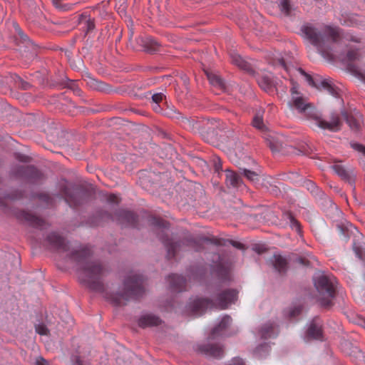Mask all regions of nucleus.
Instances as JSON below:
<instances>
[{
  "label": "nucleus",
  "mask_w": 365,
  "mask_h": 365,
  "mask_svg": "<svg viewBox=\"0 0 365 365\" xmlns=\"http://www.w3.org/2000/svg\"><path fill=\"white\" fill-rule=\"evenodd\" d=\"M69 258L76 263L80 269V281L91 289L104 292L102 278L106 268L98 262L92 259V251L88 247L79 250L72 251Z\"/></svg>",
  "instance_id": "1"
},
{
  "label": "nucleus",
  "mask_w": 365,
  "mask_h": 365,
  "mask_svg": "<svg viewBox=\"0 0 365 365\" xmlns=\"http://www.w3.org/2000/svg\"><path fill=\"white\" fill-rule=\"evenodd\" d=\"M290 93L291 98L288 106L291 109L297 110L298 113L304 115L307 119L313 120L315 125L322 129L332 132H336L341 129V121L339 115L332 113L329 121L322 119V114L299 91L298 85L292 83Z\"/></svg>",
  "instance_id": "2"
},
{
  "label": "nucleus",
  "mask_w": 365,
  "mask_h": 365,
  "mask_svg": "<svg viewBox=\"0 0 365 365\" xmlns=\"http://www.w3.org/2000/svg\"><path fill=\"white\" fill-rule=\"evenodd\" d=\"M302 32L304 36L317 47V50L322 55H329L331 51L327 43L329 40L332 43H338L341 39L340 31L337 28L329 26H324L319 30L312 25H304L302 28Z\"/></svg>",
  "instance_id": "3"
},
{
  "label": "nucleus",
  "mask_w": 365,
  "mask_h": 365,
  "mask_svg": "<svg viewBox=\"0 0 365 365\" xmlns=\"http://www.w3.org/2000/svg\"><path fill=\"white\" fill-rule=\"evenodd\" d=\"M238 292L227 289L218 293L214 300L207 298H197L190 304V312L196 316L202 314L206 309L215 308L226 309L237 300Z\"/></svg>",
  "instance_id": "4"
},
{
  "label": "nucleus",
  "mask_w": 365,
  "mask_h": 365,
  "mask_svg": "<svg viewBox=\"0 0 365 365\" xmlns=\"http://www.w3.org/2000/svg\"><path fill=\"white\" fill-rule=\"evenodd\" d=\"M143 277L138 274L129 275L123 282L122 291L116 293H106L108 300L117 306L124 305L129 300L137 299L145 292Z\"/></svg>",
  "instance_id": "5"
},
{
  "label": "nucleus",
  "mask_w": 365,
  "mask_h": 365,
  "mask_svg": "<svg viewBox=\"0 0 365 365\" xmlns=\"http://www.w3.org/2000/svg\"><path fill=\"white\" fill-rule=\"evenodd\" d=\"M336 284V279L332 275L321 274L315 277L314 285L319 294V302L322 306L324 307L331 306Z\"/></svg>",
  "instance_id": "6"
},
{
  "label": "nucleus",
  "mask_w": 365,
  "mask_h": 365,
  "mask_svg": "<svg viewBox=\"0 0 365 365\" xmlns=\"http://www.w3.org/2000/svg\"><path fill=\"white\" fill-rule=\"evenodd\" d=\"M149 223L154 226L155 228L161 230V233L159 235V238L164 244L167 249L168 257L173 258L175 256L177 250L180 249L182 244H185L184 242H174L172 239H169L165 231L168 229L169 224L161 218L156 217L155 216H150L149 217Z\"/></svg>",
  "instance_id": "7"
},
{
  "label": "nucleus",
  "mask_w": 365,
  "mask_h": 365,
  "mask_svg": "<svg viewBox=\"0 0 365 365\" xmlns=\"http://www.w3.org/2000/svg\"><path fill=\"white\" fill-rule=\"evenodd\" d=\"M298 71L304 76L308 83L317 88L319 90H326L330 95L336 97L338 91L336 88L328 79H322V78L314 79L309 74L307 73L302 68H299Z\"/></svg>",
  "instance_id": "8"
},
{
  "label": "nucleus",
  "mask_w": 365,
  "mask_h": 365,
  "mask_svg": "<svg viewBox=\"0 0 365 365\" xmlns=\"http://www.w3.org/2000/svg\"><path fill=\"white\" fill-rule=\"evenodd\" d=\"M61 195L65 201L71 207H76L82 204L87 199V193L84 191H76L73 192L71 189L66 186L61 188Z\"/></svg>",
  "instance_id": "9"
},
{
  "label": "nucleus",
  "mask_w": 365,
  "mask_h": 365,
  "mask_svg": "<svg viewBox=\"0 0 365 365\" xmlns=\"http://www.w3.org/2000/svg\"><path fill=\"white\" fill-rule=\"evenodd\" d=\"M342 116L352 130L359 131L361 129L364 121L359 111L353 110L349 112H343Z\"/></svg>",
  "instance_id": "10"
},
{
  "label": "nucleus",
  "mask_w": 365,
  "mask_h": 365,
  "mask_svg": "<svg viewBox=\"0 0 365 365\" xmlns=\"http://www.w3.org/2000/svg\"><path fill=\"white\" fill-rule=\"evenodd\" d=\"M47 241L51 247L57 251L65 252L69 250L65 239L56 232L50 233L47 236Z\"/></svg>",
  "instance_id": "11"
},
{
  "label": "nucleus",
  "mask_w": 365,
  "mask_h": 365,
  "mask_svg": "<svg viewBox=\"0 0 365 365\" xmlns=\"http://www.w3.org/2000/svg\"><path fill=\"white\" fill-rule=\"evenodd\" d=\"M197 350L201 354L215 359H221L224 355L223 349L218 345L202 344L198 346Z\"/></svg>",
  "instance_id": "12"
},
{
  "label": "nucleus",
  "mask_w": 365,
  "mask_h": 365,
  "mask_svg": "<svg viewBox=\"0 0 365 365\" xmlns=\"http://www.w3.org/2000/svg\"><path fill=\"white\" fill-rule=\"evenodd\" d=\"M116 220L125 226L135 227L137 225V216L132 212L120 210L116 212Z\"/></svg>",
  "instance_id": "13"
},
{
  "label": "nucleus",
  "mask_w": 365,
  "mask_h": 365,
  "mask_svg": "<svg viewBox=\"0 0 365 365\" xmlns=\"http://www.w3.org/2000/svg\"><path fill=\"white\" fill-rule=\"evenodd\" d=\"M307 336L309 338L320 339L322 336V322L319 317H315L312 321L307 331Z\"/></svg>",
  "instance_id": "14"
},
{
  "label": "nucleus",
  "mask_w": 365,
  "mask_h": 365,
  "mask_svg": "<svg viewBox=\"0 0 365 365\" xmlns=\"http://www.w3.org/2000/svg\"><path fill=\"white\" fill-rule=\"evenodd\" d=\"M162 323L160 317L152 314L141 316L138 320V325L141 328L158 326Z\"/></svg>",
  "instance_id": "15"
},
{
  "label": "nucleus",
  "mask_w": 365,
  "mask_h": 365,
  "mask_svg": "<svg viewBox=\"0 0 365 365\" xmlns=\"http://www.w3.org/2000/svg\"><path fill=\"white\" fill-rule=\"evenodd\" d=\"M168 281L170 288L176 292H182L185 290L187 282L186 279L183 277L173 274L168 276Z\"/></svg>",
  "instance_id": "16"
},
{
  "label": "nucleus",
  "mask_w": 365,
  "mask_h": 365,
  "mask_svg": "<svg viewBox=\"0 0 365 365\" xmlns=\"http://www.w3.org/2000/svg\"><path fill=\"white\" fill-rule=\"evenodd\" d=\"M17 175L19 176L27 175L31 179L37 180L41 178V173L33 166H19Z\"/></svg>",
  "instance_id": "17"
},
{
  "label": "nucleus",
  "mask_w": 365,
  "mask_h": 365,
  "mask_svg": "<svg viewBox=\"0 0 365 365\" xmlns=\"http://www.w3.org/2000/svg\"><path fill=\"white\" fill-rule=\"evenodd\" d=\"M78 24L86 34L93 31L95 28L94 19L86 14H83L79 16Z\"/></svg>",
  "instance_id": "18"
},
{
  "label": "nucleus",
  "mask_w": 365,
  "mask_h": 365,
  "mask_svg": "<svg viewBox=\"0 0 365 365\" xmlns=\"http://www.w3.org/2000/svg\"><path fill=\"white\" fill-rule=\"evenodd\" d=\"M279 9L282 14L285 16H292L296 14L297 9L292 4L291 0H279Z\"/></svg>",
  "instance_id": "19"
},
{
  "label": "nucleus",
  "mask_w": 365,
  "mask_h": 365,
  "mask_svg": "<svg viewBox=\"0 0 365 365\" xmlns=\"http://www.w3.org/2000/svg\"><path fill=\"white\" fill-rule=\"evenodd\" d=\"M231 322L232 318L230 316L225 315L223 317L218 326L213 329L210 337L214 339L216 336L220 335V332L225 329L231 324Z\"/></svg>",
  "instance_id": "20"
},
{
  "label": "nucleus",
  "mask_w": 365,
  "mask_h": 365,
  "mask_svg": "<svg viewBox=\"0 0 365 365\" xmlns=\"http://www.w3.org/2000/svg\"><path fill=\"white\" fill-rule=\"evenodd\" d=\"M261 336L264 339H269L277 336V328L274 323L265 324L260 329Z\"/></svg>",
  "instance_id": "21"
},
{
  "label": "nucleus",
  "mask_w": 365,
  "mask_h": 365,
  "mask_svg": "<svg viewBox=\"0 0 365 365\" xmlns=\"http://www.w3.org/2000/svg\"><path fill=\"white\" fill-rule=\"evenodd\" d=\"M274 267L279 273L286 272L287 268V259L281 255H274L272 259Z\"/></svg>",
  "instance_id": "22"
},
{
  "label": "nucleus",
  "mask_w": 365,
  "mask_h": 365,
  "mask_svg": "<svg viewBox=\"0 0 365 365\" xmlns=\"http://www.w3.org/2000/svg\"><path fill=\"white\" fill-rule=\"evenodd\" d=\"M226 183L234 187H239L242 183L241 178L235 173L230 170L226 172Z\"/></svg>",
  "instance_id": "23"
},
{
  "label": "nucleus",
  "mask_w": 365,
  "mask_h": 365,
  "mask_svg": "<svg viewBox=\"0 0 365 365\" xmlns=\"http://www.w3.org/2000/svg\"><path fill=\"white\" fill-rule=\"evenodd\" d=\"M215 272L217 277L223 281H228L230 279V269L222 264L216 265Z\"/></svg>",
  "instance_id": "24"
},
{
  "label": "nucleus",
  "mask_w": 365,
  "mask_h": 365,
  "mask_svg": "<svg viewBox=\"0 0 365 365\" xmlns=\"http://www.w3.org/2000/svg\"><path fill=\"white\" fill-rule=\"evenodd\" d=\"M257 82L264 91L270 92L273 90V82L269 77L267 76H261L258 78Z\"/></svg>",
  "instance_id": "25"
},
{
  "label": "nucleus",
  "mask_w": 365,
  "mask_h": 365,
  "mask_svg": "<svg viewBox=\"0 0 365 365\" xmlns=\"http://www.w3.org/2000/svg\"><path fill=\"white\" fill-rule=\"evenodd\" d=\"M210 83L220 89H225V81L217 75L212 73H206Z\"/></svg>",
  "instance_id": "26"
},
{
  "label": "nucleus",
  "mask_w": 365,
  "mask_h": 365,
  "mask_svg": "<svg viewBox=\"0 0 365 365\" xmlns=\"http://www.w3.org/2000/svg\"><path fill=\"white\" fill-rule=\"evenodd\" d=\"M231 62L243 70H249L250 65L244 60L242 58L236 53H232L230 55Z\"/></svg>",
  "instance_id": "27"
},
{
  "label": "nucleus",
  "mask_w": 365,
  "mask_h": 365,
  "mask_svg": "<svg viewBox=\"0 0 365 365\" xmlns=\"http://www.w3.org/2000/svg\"><path fill=\"white\" fill-rule=\"evenodd\" d=\"M24 218L35 227H41L44 223L42 219L28 212L24 213Z\"/></svg>",
  "instance_id": "28"
},
{
  "label": "nucleus",
  "mask_w": 365,
  "mask_h": 365,
  "mask_svg": "<svg viewBox=\"0 0 365 365\" xmlns=\"http://www.w3.org/2000/svg\"><path fill=\"white\" fill-rule=\"evenodd\" d=\"M285 219L288 221L292 230H295L299 233L301 232L299 222L294 218V217L291 213H286Z\"/></svg>",
  "instance_id": "29"
},
{
  "label": "nucleus",
  "mask_w": 365,
  "mask_h": 365,
  "mask_svg": "<svg viewBox=\"0 0 365 365\" xmlns=\"http://www.w3.org/2000/svg\"><path fill=\"white\" fill-rule=\"evenodd\" d=\"M333 170L342 179H348L349 174L348 171L340 164H334L331 166Z\"/></svg>",
  "instance_id": "30"
},
{
  "label": "nucleus",
  "mask_w": 365,
  "mask_h": 365,
  "mask_svg": "<svg viewBox=\"0 0 365 365\" xmlns=\"http://www.w3.org/2000/svg\"><path fill=\"white\" fill-rule=\"evenodd\" d=\"M145 48L148 51H156L158 47L159 46L158 43L155 41L153 38L150 37H148L145 40Z\"/></svg>",
  "instance_id": "31"
},
{
  "label": "nucleus",
  "mask_w": 365,
  "mask_h": 365,
  "mask_svg": "<svg viewBox=\"0 0 365 365\" xmlns=\"http://www.w3.org/2000/svg\"><path fill=\"white\" fill-rule=\"evenodd\" d=\"M252 125L255 128L259 129V130L264 131L266 130V126L263 123L262 117L259 114H257L254 117L252 120Z\"/></svg>",
  "instance_id": "32"
},
{
  "label": "nucleus",
  "mask_w": 365,
  "mask_h": 365,
  "mask_svg": "<svg viewBox=\"0 0 365 365\" xmlns=\"http://www.w3.org/2000/svg\"><path fill=\"white\" fill-rule=\"evenodd\" d=\"M245 176L250 181L255 182L258 180V174L247 169L243 170Z\"/></svg>",
  "instance_id": "33"
},
{
  "label": "nucleus",
  "mask_w": 365,
  "mask_h": 365,
  "mask_svg": "<svg viewBox=\"0 0 365 365\" xmlns=\"http://www.w3.org/2000/svg\"><path fill=\"white\" fill-rule=\"evenodd\" d=\"M354 250L357 255V257L364 262H365V251L361 247V246H356V245L354 244Z\"/></svg>",
  "instance_id": "34"
},
{
  "label": "nucleus",
  "mask_w": 365,
  "mask_h": 365,
  "mask_svg": "<svg viewBox=\"0 0 365 365\" xmlns=\"http://www.w3.org/2000/svg\"><path fill=\"white\" fill-rule=\"evenodd\" d=\"M346 58L349 61H354L359 58V53L357 51L355 50H349L347 52Z\"/></svg>",
  "instance_id": "35"
},
{
  "label": "nucleus",
  "mask_w": 365,
  "mask_h": 365,
  "mask_svg": "<svg viewBox=\"0 0 365 365\" xmlns=\"http://www.w3.org/2000/svg\"><path fill=\"white\" fill-rule=\"evenodd\" d=\"M302 312V307L300 306L294 307L291 309L289 312V317L290 319L298 316Z\"/></svg>",
  "instance_id": "36"
},
{
  "label": "nucleus",
  "mask_w": 365,
  "mask_h": 365,
  "mask_svg": "<svg viewBox=\"0 0 365 365\" xmlns=\"http://www.w3.org/2000/svg\"><path fill=\"white\" fill-rule=\"evenodd\" d=\"M36 331L40 335H47L48 330L43 324H38L36 326Z\"/></svg>",
  "instance_id": "37"
},
{
  "label": "nucleus",
  "mask_w": 365,
  "mask_h": 365,
  "mask_svg": "<svg viewBox=\"0 0 365 365\" xmlns=\"http://www.w3.org/2000/svg\"><path fill=\"white\" fill-rule=\"evenodd\" d=\"M165 98V96L162 93H155L152 96V103H160Z\"/></svg>",
  "instance_id": "38"
},
{
  "label": "nucleus",
  "mask_w": 365,
  "mask_h": 365,
  "mask_svg": "<svg viewBox=\"0 0 365 365\" xmlns=\"http://www.w3.org/2000/svg\"><path fill=\"white\" fill-rule=\"evenodd\" d=\"M274 66L283 68L287 73L289 72V68L283 59H278Z\"/></svg>",
  "instance_id": "39"
},
{
  "label": "nucleus",
  "mask_w": 365,
  "mask_h": 365,
  "mask_svg": "<svg viewBox=\"0 0 365 365\" xmlns=\"http://www.w3.org/2000/svg\"><path fill=\"white\" fill-rule=\"evenodd\" d=\"M106 199L110 203L118 204L120 202L119 197L114 194H109Z\"/></svg>",
  "instance_id": "40"
},
{
  "label": "nucleus",
  "mask_w": 365,
  "mask_h": 365,
  "mask_svg": "<svg viewBox=\"0 0 365 365\" xmlns=\"http://www.w3.org/2000/svg\"><path fill=\"white\" fill-rule=\"evenodd\" d=\"M352 148L359 151V153H362L364 155H365V147L362 145L355 143L352 145Z\"/></svg>",
  "instance_id": "41"
},
{
  "label": "nucleus",
  "mask_w": 365,
  "mask_h": 365,
  "mask_svg": "<svg viewBox=\"0 0 365 365\" xmlns=\"http://www.w3.org/2000/svg\"><path fill=\"white\" fill-rule=\"evenodd\" d=\"M36 365H49L48 362L42 356H38L36 359Z\"/></svg>",
  "instance_id": "42"
},
{
  "label": "nucleus",
  "mask_w": 365,
  "mask_h": 365,
  "mask_svg": "<svg viewBox=\"0 0 365 365\" xmlns=\"http://www.w3.org/2000/svg\"><path fill=\"white\" fill-rule=\"evenodd\" d=\"M228 365H245L242 359L240 358H235Z\"/></svg>",
  "instance_id": "43"
},
{
  "label": "nucleus",
  "mask_w": 365,
  "mask_h": 365,
  "mask_svg": "<svg viewBox=\"0 0 365 365\" xmlns=\"http://www.w3.org/2000/svg\"><path fill=\"white\" fill-rule=\"evenodd\" d=\"M202 241H203V242H211V243H213V244H215V245H220V240H217V239H212V240H211V239H210V238L205 237V238H204V239L202 240Z\"/></svg>",
  "instance_id": "44"
},
{
  "label": "nucleus",
  "mask_w": 365,
  "mask_h": 365,
  "mask_svg": "<svg viewBox=\"0 0 365 365\" xmlns=\"http://www.w3.org/2000/svg\"><path fill=\"white\" fill-rule=\"evenodd\" d=\"M152 107L156 113H160L162 110L160 103H152Z\"/></svg>",
  "instance_id": "45"
},
{
  "label": "nucleus",
  "mask_w": 365,
  "mask_h": 365,
  "mask_svg": "<svg viewBox=\"0 0 365 365\" xmlns=\"http://www.w3.org/2000/svg\"><path fill=\"white\" fill-rule=\"evenodd\" d=\"M230 242H231L232 246H234V247H237L238 249H242L244 247V245L242 243L239 242L231 241Z\"/></svg>",
  "instance_id": "46"
},
{
  "label": "nucleus",
  "mask_w": 365,
  "mask_h": 365,
  "mask_svg": "<svg viewBox=\"0 0 365 365\" xmlns=\"http://www.w3.org/2000/svg\"><path fill=\"white\" fill-rule=\"evenodd\" d=\"M100 217L101 218H106V220L112 219L114 220V218L108 212H104L103 214H101Z\"/></svg>",
  "instance_id": "47"
},
{
  "label": "nucleus",
  "mask_w": 365,
  "mask_h": 365,
  "mask_svg": "<svg viewBox=\"0 0 365 365\" xmlns=\"http://www.w3.org/2000/svg\"><path fill=\"white\" fill-rule=\"evenodd\" d=\"M269 348V347L267 344H264V345L260 346L259 347H257V351L259 352L260 351V349H264L265 351H268Z\"/></svg>",
  "instance_id": "48"
},
{
  "label": "nucleus",
  "mask_w": 365,
  "mask_h": 365,
  "mask_svg": "<svg viewBox=\"0 0 365 365\" xmlns=\"http://www.w3.org/2000/svg\"><path fill=\"white\" fill-rule=\"evenodd\" d=\"M299 262L304 265H309V261L303 258L299 259Z\"/></svg>",
  "instance_id": "49"
},
{
  "label": "nucleus",
  "mask_w": 365,
  "mask_h": 365,
  "mask_svg": "<svg viewBox=\"0 0 365 365\" xmlns=\"http://www.w3.org/2000/svg\"><path fill=\"white\" fill-rule=\"evenodd\" d=\"M196 244V242L195 240H186V245L187 246H194V245Z\"/></svg>",
  "instance_id": "50"
},
{
  "label": "nucleus",
  "mask_w": 365,
  "mask_h": 365,
  "mask_svg": "<svg viewBox=\"0 0 365 365\" xmlns=\"http://www.w3.org/2000/svg\"><path fill=\"white\" fill-rule=\"evenodd\" d=\"M52 2L53 5L58 8L61 5V0H52Z\"/></svg>",
  "instance_id": "51"
},
{
  "label": "nucleus",
  "mask_w": 365,
  "mask_h": 365,
  "mask_svg": "<svg viewBox=\"0 0 365 365\" xmlns=\"http://www.w3.org/2000/svg\"><path fill=\"white\" fill-rule=\"evenodd\" d=\"M27 158H28L26 156L21 155H19V156L18 157V159L21 161H26Z\"/></svg>",
  "instance_id": "52"
},
{
  "label": "nucleus",
  "mask_w": 365,
  "mask_h": 365,
  "mask_svg": "<svg viewBox=\"0 0 365 365\" xmlns=\"http://www.w3.org/2000/svg\"><path fill=\"white\" fill-rule=\"evenodd\" d=\"M19 34L21 36V38H23L24 40H26V38H28L27 36L24 35L21 30H19Z\"/></svg>",
  "instance_id": "53"
},
{
  "label": "nucleus",
  "mask_w": 365,
  "mask_h": 365,
  "mask_svg": "<svg viewBox=\"0 0 365 365\" xmlns=\"http://www.w3.org/2000/svg\"><path fill=\"white\" fill-rule=\"evenodd\" d=\"M29 86H30V85L29 83H26L25 85L23 86V88L26 90L29 88Z\"/></svg>",
  "instance_id": "54"
},
{
  "label": "nucleus",
  "mask_w": 365,
  "mask_h": 365,
  "mask_svg": "<svg viewBox=\"0 0 365 365\" xmlns=\"http://www.w3.org/2000/svg\"><path fill=\"white\" fill-rule=\"evenodd\" d=\"M269 147L273 150L272 145L271 143H269Z\"/></svg>",
  "instance_id": "55"
},
{
  "label": "nucleus",
  "mask_w": 365,
  "mask_h": 365,
  "mask_svg": "<svg viewBox=\"0 0 365 365\" xmlns=\"http://www.w3.org/2000/svg\"><path fill=\"white\" fill-rule=\"evenodd\" d=\"M101 223L100 222H97L96 225H100Z\"/></svg>",
  "instance_id": "56"
}]
</instances>
